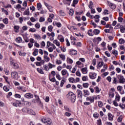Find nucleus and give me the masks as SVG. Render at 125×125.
<instances>
[{
    "mask_svg": "<svg viewBox=\"0 0 125 125\" xmlns=\"http://www.w3.org/2000/svg\"><path fill=\"white\" fill-rule=\"evenodd\" d=\"M34 96L36 98V102L39 103L40 104L42 105V102H41V100H40V97H39V96L37 95H35Z\"/></svg>",
    "mask_w": 125,
    "mask_h": 125,
    "instance_id": "2eb2a0df",
    "label": "nucleus"
},
{
    "mask_svg": "<svg viewBox=\"0 0 125 125\" xmlns=\"http://www.w3.org/2000/svg\"><path fill=\"white\" fill-rule=\"evenodd\" d=\"M97 75V74L94 72H90L89 73V77L91 80H94V79H96Z\"/></svg>",
    "mask_w": 125,
    "mask_h": 125,
    "instance_id": "423d86ee",
    "label": "nucleus"
},
{
    "mask_svg": "<svg viewBox=\"0 0 125 125\" xmlns=\"http://www.w3.org/2000/svg\"><path fill=\"white\" fill-rule=\"evenodd\" d=\"M71 1H72V0H64V4L70 5L71 4Z\"/></svg>",
    "mask_w": 125,
    "mask_h": 125,
    "instance_id": "c85d7f7f",
    "label": "nucleus"
},
{
    "mask_svg": "<svg viewBox=\"0 0 125 125\" xmlns=\"http://www.w3.org/2000/svg\"><path fill=\"white\" fill-rule=\"evenodd\" d=\"M107 116L109 121H114V115L110 113H108Z\"/></svg>",
    "mask_w": 125,
    "mask_h": 125,
    "instance_id": "ddd939ff",
    "label": "nucleus"
},
{
    "mask_svg": "<svg viewBox=\"0 0 125 125\" xmlns=\"http://www.w3.org/2000/svg\"><path fill=\"white\" fill-rule=\"evenodd\" d=\"M34 37L35 38V40H42V37H41L39 34H34Z\"/></svg>",
    "mask_w": 125,
    "mask_h": 125,
    "instance_id": "aec40b11",
    "label": "nucleus"
},
{
    "mask_svg": "<svg viewBox=\"0 0 125 125\" xmlns=\"http://www.w3.org/2000/svg\"><path fill=\"white\" fill-rule=\"evenodd\" d=\"M52 29H53V26H52V25H49L48 27V30L49 32H52Z\"/></svg>",
    "mask_w": 125,
    "mask_h": 125,
    "instance_id": "bf43d9fd",
    "label": "nucleus"
},
{
    "mask_svg": "<svg viewBox=\"0 0 125 125\" xmlns=\"http://www.w3.org/2000/svg\"><path fill=\"white\" fill-rule=\"evenodd\" d=\"M122 121H123V116L121 115L118 118L117 121L119 122V123H121Z\"/></svg>",
    "mask_w": 125,
    "mask_h": 125,
    "instance_id": "8fccbe9b",
    "label": "nucleus"
},
{
    "mask_svg": "<svg viewBox=\"0 0 125 125\" xmlns=\"http://www.w3.org/2000/svg\"><path fill=\"white\" fill-rule=\"evenodd\" d=\"M68 81L70 83H76V81L75 80V78L73 77H70L68 79Z\"/></svg>",
    "mask_w": 125,
    "mask_h": 125,
    "instance_id": "5701e85b",
    "label": "nucleus"
},
{
    "mask_svg": "<svg viewBox=\"0 0 125 125\" xmlns=\"http://www.w3.org/2000/svg\"><path fill=\"white\" fill-rule=\"evenodd\" d=\"M78 2H79V0H73L72 6L75 7V6H76V4H77Z\"/></svg>",
    "mask_w": 125,
    "mask_h": 125,
    "instance_id": "72a5a7b5",
    "label": "nucleus"
},
{
    "mask_svg": "<svg viewBox=\"0 0 125 125\" xmlns=\"http://www.w3.org/2000/svg\"><path fill=\"white\" fill-rule=\"evenodd\" d=\"M112 80H113V83H114V84H117V83H118V81L117 80V78H116V77H113L112 78Z\"/></svg>",
    "mask_w": 125,
    "mask_h": 125,
    "instance_id": "c9c22d12",
    "label": "nucleus"
},
{
    "mask_svg": "<svg viewBox=\"0 0 125 125\" xmlns=\"http://www.w3.org/2000/svg\"><path fill=\"white\" fill-rule=\"evenodd\" d=\"M98 106H99V107H100V108H101V107H102V106H103V103H102V102L99 101L98 102Z\"/></svg>",
    "mask_w": 125,
    "mask_h": 125,
    "instance_id": "774afa93",
    "label": "nucleus"
},
{
    "mask_svg": "<svg viewBox=\"0 0 125 125\" xmlns=\"http://www.w3.org/2000/svg\"><path fill=\"white\" fill-rule=\"evenodd\" d=\"M94 118H95V119H98V118H99V114L95 112L93 114Z\"/></svg>",
    "mask_w": 125,
    "mask_h": 125,
    "instance_id": "49530a36",
    "label": "nucleus"
},
{
    "mask_svg": "<svg viewBox=\"0 0 125 125\" xmlns=\"http://www.w3.org/2000/svg\"><path fill=\"white\" fill-rule=\"evenodd\" d=\"M108 5L111 8V9H115L116 8V5L110 1H107Z\"/></svg>",
    "mask_w": 125,
    "mask_h": 125,
    "instance_id": "6e6552de",
    "label": "nucleus"
},
{
    "mask_svg": "<svg viewBox=\"0 0 125 125\" xmlns=\"http://www.w3.org/2000/svg\"><path fill=\"white\" fill-rule=\"evenodd\" d=\"M103 65H104V62H100L98 63L97 67H99L100 68H101V67H102L103 66Z\"/></svg>",
    "mask_w": 125,
    "mask_h": 125,
    "instance_id": "e433bc0d",
    "label": "nucleus"
},
{
    "mask_svg": "<svg viewBox=\"0 0 125 125\" xmlns=\"http://www.w3.org/2000/svg\"><path fill=\"white\" fill-rule=\"evenodd\" d=\"M14 29L16 33H19V26L15 25L14 26Z\"/></svg>",
    "mask_w": 125,
    "mask_h": 125,
    "instance_id": "b1692460",
    "label": "nucleus"
},
{
    "mask_svg": "<svg viewBox=\"0 0 125 125\" xmlns=\"http://www.w3.org/2000/svg\"><path fill=\"white\" fill-rule=\"evenodd\" d=\"M69 15L70 16H73L74 15V9H71L69 12Z\"/></svg>",
    "mask_w": 125,
    "mask_h": 125,
    "instance_id": "f704fd0d",
    "label": "nucleus"
},
{
    "mask_svg": "<svg viewBox=\"0 0 125 125\" xmlns=\"http://www.w3.org/2000/svg\"><path fill=\"white\" fill-rule=\"evenodd\" d=\"M119 43H120V44H123L125 43V41L124 39H120L119 40Z\"/></svg>",
    "mask_w": 125,
    "mask_h": 125,
    "instance_id": "864d4df0",
    "label": "nucleus"
},
{
    "mask_svg": "<svg viewBox=\"0 0 125 125\" xmlns=\"http://www.w3.org/2000/svg\"><path fill=\"white\" fill-rule=\"evenodd\" d=\"M44 70H45V71H48L49 70V68H48V66L46 64L43 65Z\"/></svg>",
    "mask_w": 125,
    "mask_h": 125,
    "instance_id": "680f3d73",
    "label": "nucleus"
},
{
    "mask_svg": "<svg viewBox=\"0 0 125 125\" xmlns=\"http://www.w3.org/2000/svg\"><path fill=\"white\" fill-rule=\"evenodd\" d=\"M24 105H26V106H27L31 105V103L27 101L24 102Z\"/></svg>",
    "mask_w": 125,
    "mask_h": 125,
    "instance_id": "052dcab7",
    "label": "nucleus"
},
{
    "mask_svg": "<svg viewBox=\"0 0 125 125\" xmlns=\"http://www.w3.org/2000/svg\"><path fill=\"white\" fill-rule=\"evenodd\" d=\"M68 73V72H67V70L66 69H63L62 71V74L63 75V76H65V75H66V74Z\"/></svg>",
    "mask_w": 125,
    "mask_h": 125,
    "instance_id": "ea45409f",
    "label": "nucleus"
},
{
    "mask_svg": "<svg viewBox=\"0 0 125 125\" xmlns=\"http://www.w3.org/2000/svg\"><path fill=\"white\" fill-rule=\"evenodd\" d=\"M112 54H114L115 57H117V56H118V54H119V52H118V51H117L116 49H114L112 51Z\"/></svg>",
    "mask_w": 125,
    "mask_h": 125,
    "instance_id": "6ab92c4d",
    "label": "nucleus"
},
{
    "mask_svg": "<svg viewBox=\"0 0 125 125\" xmlns=\"http://www.w3.org/2000/svg\"><path fill=\"white\" fill-rule=\"evenodd\" d=\"M37 70L38 72H39V73H40V74H44V73L43 72V71H42V69L38 68Z\"/></svg>",
    "mask_w": 125,
    "mask_h": 125,
    "instance_id": "3c124183",
    "label": "nucleus"
},
{
    "mask_svg": "<svg viewBox=\"0 0 125 125\" xmlns=\"http://www.w3.org/2000/svg\"><path fill=\"white\" fill-rule=\"evenodd\" d=\"M108 95L110 98H114L115 96V94L113 92L109 91Z\"/></svg>",
    "mask_w": 125,
    "mask_h": 125,
    "instance_id": "412c9836",
    "label": "nucleus"
},
{
    "mask_svg": "<svg viewBox=\"0 0 125 125\" xmlns=\"http://www.w3.org/2000/svg\"><path fill=\"white\" fill-rule=\"evenodd\" d=\"M28 114H30V115H33V116H35L36 112L34 111L33 110L29 109L28 110Z\"/></svg>",
    "mask_w": 125,
    "mask_h": 125,
    "instance_id": "393cba45",
    "label": "nucleus"
},
{
    "mask_svg": "<svg viewBox=\"0 0 125 125\" xmlns=\"http://www.w3.org/2000/svg\"><path fill=\"white\" fill-rule=\"evenodd\" d=\"M16 42H18V43H20L22 42V38L19 37L16 39Z\"/></svg>",
    "mask_w": 125,
    "mask_h": 125,
    "instance_id": "f3484780",
    "label": "nucleus"
},
{
    "mask_svg": "<svg viewBox=\"0 0 125 125\" xmlns=\"http://www.w3.org/2000/svg\"><path fill=\"white\" fill-rule=\"evenodd\" d=\"M93 33L94 34H95V35H98L99 33H100V30L98 29H94L93 31Z\"/></svg>",
    "mask_w": 125,
    "mask_h": 125,
    "instance_id": "58836bf2",
    "label": "nucleus"
},
{
    "mask_svg": "<svg viewBox=\"0 0 125 125\" xmlns=\"http://www.w3.org/2000/svg\"><path fill=\"white\" fill-rule=\"evenodd\" d=\"M59 14L61 16H65V15H66L65 13L62 10L59 11Z\"/></svg>",
    "mask_w": 125,
    "mask_h": 125,
    "instance_id": "a18cd8bd",
    "label": "nucleus"
},
{
    "mask_svg": "<svg viewBox=\"0 0 125 125\" xmlns=\"http://www.w3.org/2000/svg\"><path fill=\"white\" fill-rule=\"evenodd\" d=\"M59 56L61 59H62V61H65V60H66V57L64 55L61 54L59 55Z\"/></svg>",
    "mask_w": 125,
    "mask_h": 125,
    "instance_id": "bb28decb",
    "label": "nucleus"
},
{
    "mask_svg": "<svg viewBox=\"0 0 125 125\" xmlns=\"http://www.w3.org/2000/svg\"><path fill=\"white\" fill-rule=\"evenodd\" d=\"M3 22L5 24H8V18H5L3 20Z\"/></svg>",
    "mask_w": 125,
    "mask_h": 125,
    "instance_id": "5fc2aeb1",
    "label": "nucleus"
},
{
    "mask_svg": "<svg viewBox=\"0 0 125 125\" xmlns=\"http://www.w3.org/2000/svg\"><path fill=\"white\" fill-rule=\"evenodd\" d=\"M44 5L46 6L47 8L48 9V10H49L50 12H52V11H53V8H52V6L48 5L47 3L44 2Z\"/></svg>",
    "mask_w": 125,
    "mask_h": 125,
    "instance_id": "1a4fd4ad",
    "label": "nucleus"
},
{
    "mask_svg": "<svg viewBox=\"0 0 125 125\" xmlns=\"http://www.w3.org/2000/svg\"><path fill=\"white\" fill-rule=\"evenodd\" d=\"M37 6V9L38 10H40L41 8H42V4H41V3H38Z\"/></svg>",
    "mask_w": 125,
    "mask_h": 125,
    "instance_id": "c03bdc74",
    "label": "nucleus"
},
{
    "mask_svg": "<svg viewBox=\"0 0 125 125\" xmlns=\"http://www.w3.org/2000/svg\"><path fill=\"white\" fill-rule=\"evenodd\" d=\"M44 59H45L44 61L45 62H49V60H50V59L49 58V57H47V56L46 55L44 56Z\"/></svg>",
    "mask_w": 125,
    "mask_h": 125,
    "instance_id": "2f4dec72",
    "label": "nucleus"
},
{
    "mask_svg": "<svg viewBox=\"0 0 125 125\" xmlns=\"http://www.w3.org/2000/svg\"><path fill=\"white\" fill-rule=\"evenodd\" d=\"M11 77L13 80H17L19 79V76H18V73L16 71L12 72L11 73Z\"/></svg>",
    "mask_w": 125,
    "mask_h": 125,
    "instance_id": "f03ea898",
    "label": "nucleus"
},
{
    "mask_svg": "<svg viewBox=\"0 0 125 125\" xmlns=\"http://www.w3.org/2000/svg\"><path fill=\"white\" fill-rule=\"evenodd\" d=\"M29 109L27 107H24L22 109V112L23 113H29Z\"/></svg>",
    "mask_w": 125,
    "mask_h": 125,
    "instance_id": "cd10ccee",
    "label": "nucleus"
},
{
    "mask_svg": "<svg viewBox=\"0 0 125 125\" xmlns=\"http://www.w3.org/2000/svg\"><path fill=\"white\" fill-rule=\"evenodd\" d=\"M24 97H25V98L31 99L34 97V95L30 93H27L24 95Z\"/></svg>",
    "mask_w": 125,
    "mask_h": 125,
    "instance_id": "9b49d317",
    "label": "nucleus"
},
{
    "mask_svg": "<svg viewBox=\"0 0 125 125\" xmlns=\"http://www.w3.org/2000/svg\"><path fill=\"white\" fill-rule=\"evenodd\" d=\"M39 53V49H35L33 52L32 54L34 55V56H37Z\"/></svg>",
    "mask_w": 125,
    "mask_h": 125,
    "instance_id": "4be33fe9",
    "label": "nucleus"
},
{
    "mask_svg": "<svg viewBox=\"0 0 125 125\" xmlns=\"http://www.w3.org/2000/svg\"><path fill=\"white\" fill-rule=\"evenodd\" d=\"M53 43H55L57 46H60V42H58L57 40H54Z\"/></svg>",
    "mask_w": 125,
    "mask_h": 125,
    "instance_id": "473e14b6",
    "label": "nucleus"
},
{
    "mask_svg": "<svg viewBox=\"0 0 125 125\" xmlns=\"http://www.w3.org/2000/svg\"><path fill=\"white\" fill-rule=\"evenodd\" d=\"M94 99H97V97L95 96H89L86 98V101H89L90 103H93L94 102Z\"/></svg>",
    "mask_w": 125,
    "mask_h": 125,
    "instance_id": "39448f33",
    "label": "nucleus"
},
{
    "mask_svg": "<svg viewBox=\"0 0 125 125\" xmlns=\"http://www.w3.org/2000/svg\"><path fill=\"white\" fill-rule=\"evenodd\" d=\"M87 34H88V36H93V34H92V29H90L88 31Z\"/></svg>",
    "mask_w": 125,
    "mask_h": 125,
    "instance_id": "4d7b16f0",
    "label": "nucleus"
},
{
    "mask_svg": "<svg viewBox=\"0 0 125 125\" xmlns=\"http://www.w3.org/2000/svg\"><path fill=\"white\" fill-rule=\"evenodd\" d=\"M45 125H52V122H51V120L50 119H48V120H47V122H46Z\"/></svg>",
    "mask_w": 125,
    "mask_h": 125,
    "instance_id": "de8ad7c7",
    "label": "nucleus"
},
{
    "mask_svg": "<svg viewBox=\"0 0 125 125\" xmlns=\"http://www.w3.org/2000/svg\"><path fill=\"white\" fill-rule=\"evenodd\" d=\"M118 20L119 22L122 23L123 22V20H124V18H122V17H119Z\"/></svg>",
    "mask_w": 125,
    "mask_h": 125,
    "instance_id": "e2e57ef3",
    "label": "nucleus"
},
{
    "mask_svg": "<svg viewBox=\"0 0 125 125\" xmlns=\"http://www.w3.org/2000/svg\"><path fill=\"white\" fill-rule=\"evenodd\" d=\"M47 36H48V37H52V38H54L55 36V34H54V32H51V33L48 32L47 33Z\"/></svg>",
    "mask_w": 125,
    "mask_h": 125,
    "instance_id": "a878e982",
    "label": "nucleus"
},
{
    "mask_svg": "<svg viewBox=\"0 0 125 125\" xmlns=\"http://www.w3.org/2000/svg\"><path fill=\"white\" fill-rule=\"evenodd\" d=\"M83 96L84 97H87V96H88L89 94H90V93H89V91H88V90H83Z\"/></svg>",
    "mask_w": 125,
    "mask_h": 125,
    "instance_id": "f8f14e48",
    "label": "nucleus"
},
{
    "mask_svg": "<svg viewBox=\"0 0 125 125\" xmlns=\"http://www.w3.org/2000/svg\"><path fill=\"white\" fill-rule=\"evenodd\" d=\"M30 32H31V33H35V32H36V31H37V30H36L35 28H31L29 29Z\"/></svg>",
    "mask_w": 125,
    "mask_h": 125,
    "instance_id": "69168bd1",
    "label": "nucleus"
},
{
    "mask_svg": "<svg viewBox=\"0 0 125 125\" xmlns=\"http://www.w3.org/2000/svg\"><path fill=\"white\" fill-rule=\"evenodd\" d=\"M123 26L122 25L120 26V32L121 33H125V25Z\"/></svg>",
    "mask_w": 125,
    "mask_h": 125,
    "instance_id": "a211bd4d",
    "label": "nucleus"
},
{
    "mask_svg": "<svg viewBox=\"0 0 125 125\" xmlns=\"http://www.w3.org/2000/svg\"><path fill=\"white\" fill-rule=\"evenodd\" d=\"M81 71L82 72H83V73H84V72H86V71H87V67L83 68L82 69H81Z\"/></svg>",
    "mask_w": 125,
    "mask_h": 125,
    "instance_id": "338daca9",
    "label": "nucleus"
},
{
    "mask_svg": "<svg viewBox=\"0 0 125 125\" xmlns=\"http://www.w3.org/2000/svg\"><path fill=\"white\" fill-rule=\"evenodd\" d=\"M55 24L58 28H61L62 27V24L61 22H56Z\"/></svg>",
    "mask_w": 125,
    "mask_h": 125,
    "instance_id": "6e6d98bb",
    "label": "nucleus"
},
{
    "mask_svg": "<svg viewBox=\"0 0 125 125\" xmlns=\"http://www.w3.org/2000/svg\"><path fill=\"white\" fill-rule=\"evenodd\" d=\"M64 108L66 112H72V110H71V109L67 105H64Z\"/></svg>",
    "mask_w": 125,
    "mask_h": 125,
    "instance_id": "c756f323",
    "label": "nucleus"
},
{
    "mask_svg": "<svg viewBox=\"0 0 125 125\" xmlns=\"http://www.w3.org/2000/svg\"><path fill=\"white\" fill-rule=\"evenodd\" d=\"M88 7H89L90 9L93 8V3L92 2V1H90L89 2V4L88 5Z\"/></svg>",
    "mask_w": 125,
    "mask_h": 125,
    "instance_id": "4c0bfd02",
    "label": "nucleus"
},
{
    "mask_svg": "<svg viewBox=\"0 0 125 125\" xmlns=\"http://www.w3.org/2000/svg\"><path fill=\"white\" fill-rule=\"evenodd\" d=\"M78 52L76 50L72 49L69 52L70 55H77Z\"/></svg>",
    "mask_w": 125,
    "mask_h": 125,
    "instance_id": "4468645a",
    "label": "nucleus"
},
{
    "mask_svg": "<svg viewBox=\"0 0 125 125\" xmlns=\"http://www.w3.org/2000/svg\"><path fill=\"white\" fill-rule=\"evenodd\" d=\"M117 89L118 91H119L120 93L121 94H125V91L124 90H122L123 89V86H118L117 87Z\"/></svg>",
    "mask_w": 125,
    "mask_h": 125,
    "instance_id": "0eeeda50",
    "label": "nucleus"
},
{
    "mask_svg": "<svg viewBox=\"0 0 125 125\" xmlns=\"http://www.w3.org/2000/svg\"><path fill=\"white\" fill-rule=\"evenodd\" d=\"M48 119H47V118H42V123H44V124H46V122H47V120H48Z\"/></svg>",
    "mask_w": 125,
    "mask_h": 125,
    "instance_id": "13d9d810",
    "label": "nucleus"
},
{
    "mask_svg": "<svg viewBox=\"0 0 125 125\" xmlns=\"http://www.w3.org/2000/svg\"><path fill=\"white\" fill-rule=\"evenodd\" d=\"M117 78L118 79V82L119 83H125V77L122 75H119L117 76Z\"/></svg>",
    "mask_w": 125,
    "mask_h": 125,
    "instance_id": "7ed1b4c3",
    "label": "nucleus"
},
{
    "mask_svg": "<svg viewBox=\"0 0 125 125\" xmlns=\"http://www.w3.org/2000/svg\"><path fill=\"white\" fill-rule=\"evenodd\" d=\"M66 61L69 64H73V60L70 58H67Z\"/></svg>",
    "mask_w": 125,
    "mask_h": 125,
    "instance_id": "7c9ffc66",
    "label": "nucleus"
},
{
    "mask_svg": "<svg viewBox=\"0 0 125 125\" xmlns=\"http://www.w3.org/2000/svg\"><path fill=\"white\" fill-rule=\"evenodd\" d=\"M77 93L79 98L82 99L83 98V92L81 90H77Z\"/></svg>",
    "mask_w": 125,
    "mask_h": 125,
    "instance_id": "9d476101",
    "label": "nucleus"
},
{
    "mask_svg": "<svg viewBox=\"0 0 125 125\" xmlns=\"http://www.w3.org/2000/svg\"><path fill=\"white\" fill-rule=\"evenodd\" d=\"M88 85H89V84H88V83H83V87H84V88H87V87H88Z\"/></svg>",
    "mask_w": 125,
    "mask_h": 125,
    "instance_id": "0e129e2a",
    "label": "nucleus"
},
{
    "mask_svg": "<svg viewBox=\"0 0 125 125\" xmlns=\"http://www.w3.org/2000/svg\"><path fill=\"white\" fill-rule=\"evenodd\" d=\"M53 45V44H52L50 42L48 41L47 42V47L48 48L49 46H52Z\"/></svg>",
    "mask_w": 125,
    "mask_h": 125,
    "instance_id": "37998d69",
    "label": "nucleus"
},
{
    "mask_svg": "<svg viewBox=\"0 0 125 125\" xmlns=\"http://www.w3.org/2000/svg\"><path fill=\"white\" fill-rule=\"evenodd\" d=\"M45 46V42L44 41H42L41 43V47L42 48V47H44Z\"/></svg>",
    "mask_w": 125,
    "mask_h": 125,
    "instance_id": "09e8293b",
    "label": "nucleus"
},
{
    "mask_svg": "<svg viewBox=\"0 0 125 125\" xmlns=\"http://www.w3.org/2000/svg\"><path fill=\"white\" fill-rule=\"evenodd\" d=\"M121 98V96H120V95L119 94H116L115 99L116 101H120V99Z\"/></svg>",
    "mask_w": 125,
    "mask_h": 125,
    "instance_id": "79ce46f5",
    "label": "nucleus"
},
{
    "mask_svg": "<svg viewBox=\"0 0 125 125\" xmlns=\"http://www.w3.org/2000/svg\"><path fill=\"white\" fill-rule=\"evenodd\" d=\"M58 39L60 40L61 42H64V37L63 36L60 35L58 37Z\"/></svg>",
    "mask_w": 125,
    "mask_h": 125,
    "instance_id": "dca6fc26",
    "label": "nucleus"
},
{
    "mask_svg": "<svg viewBox=\"0 0 125 125\" xmlns=\"http://www.w3.org/2000/svg\"><path fill=\"white\" fill-rule=\"evenodd\" d=\"M94 89L96 90V93H99V92H100V90L99 89V87H98V86L95 87Z\"/></svg>",
    "mask_w": 125,
    "mask_h": 125,
    "instance_id": "603ef678",
    "label": "nucleus"
},
{
    "mask_svg": "<svg viewBox=\"0 0 125 125\" xmlns=\"http://www.w3.org/2000/svg\"><path fill=\"white\" fill-rule=\"evenodd\" d=\"M10 64L11 66H13L14 69H18L19 68V65L18 63L14 62V60L13 59L10 60Z\"/></svg>",
    "mask_w": 125,
    "mask_h": 125,
    "instance_id": "20e7f679",
    "label": "nucleus"
},
{
    "mask_svg": "<svg viewBox=\"0 0 125 125\" xmlns=\"http://www.w3.org/2000/svg\"><path fill=\"white\" fill-rule=\"evenodd\" d=\"M68 97L72 103L76 102V95L74 93L70 92L68 93Z\"/></svg>",
    "mask_w": 125,
    "mask_h": 125,
    "instance_id": "f257e3e1",
    "label": "nucleus"
},
{
    "mask_svg": "<svg viewBox=\"0 0 125 125\" xmlns=\"http://www.w3.org/2000/svg\"><path fill=\"white\" fill-rule=\"evenodd\" d=\"M24 15H30V11H29V8L24 12Z\"/></svg>",
    "mask_w": 125,
    "mask_h": 125,
    "instance_id": "a19ab883",
    "label": "nucleus"
}]
</instances>
